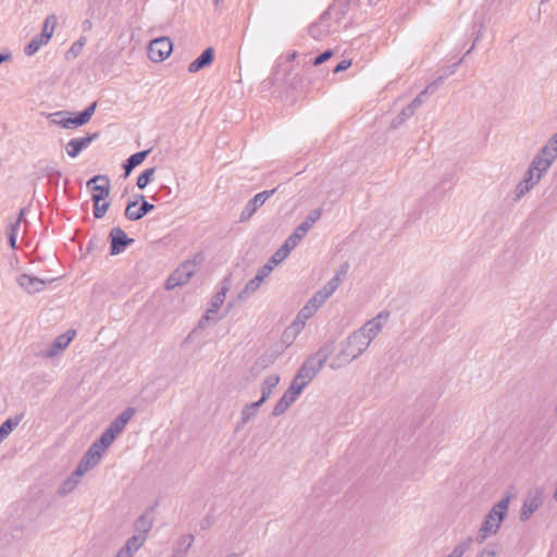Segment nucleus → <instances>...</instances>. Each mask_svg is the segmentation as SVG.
Returning <instances> with one entry per match:
<instances>
[{
  "label": "nucleus",
  "mask_w": 557,
  "mask_h": 557,
  "mask_svg": "<svg viewBox=\"0 0 557 557\" xmlns=\"http://www.w3.org/2000/svg\"><path fill=\"white\" fill-rule=\"evenodd\" d=\"M552 164L553 162H550L548 159H542L541 157L535 156L528 170L532 171L533 173H539L540 177H542V175L547 172Z\"/></svg>",
  "instance_id": "c756f323"
},
{
  "label": "nucleus",
  "mask_w": 557,
  "mask_h": 557,
  "mask_svg": "<svg viewBox=\"0 0 557 557\" xmlns=\"http://www.w3.org/2000/svg\"><path fill=\"white\" fill-rule=\"evenodd\" d=\"M536 156L554 162L557 159V151L546 143V145L541 148Z\"/></svg>",
  "instance_id": "a19ab883"
},
{
  "label": "nucleus",
  "mask_w": 557,
  "mask_h": 557,
  "mask_svg": "<svg viewBox=\"0 0 557 557\" xmlns=\"http://www.w3.org/2000/svg\"><path fill=\"white\" fill-rule=\"evenodd\" d=\"M543 504V490L541 487H536L530 491L523 502L520 520L525 522L530 519V517L535 512L541 505Z\"/></svg>",
  "instance_id": "f8f14e48"
},
{
  "label": "nucleus",
  "mask_w": 557,
  "mask_h": 557,
  "mask_svg": "<svg viewBox=\"0 0 557 557\" xmlns=\"http://www.w3.org/2000/svg\"><path fill=\"white\" fill-rule=\"evenodd\" d=\"M317 312V309L313 305L307 302L298 312L297 319L298 320H307L311 318Z\"/></svg>",
  "instance_id": "79ce46f5"
},
{
  "label": "nucleus",
  "mask_w": 557,
  "mask_h": 557,
  "mask_svg": "<svg viewBox=\"0 0 557 557\" xmlns=\"http://www.w3.org/2000/svg\"><path fill=\"white\" fill-rule=\"evenodd\" d=\"M327 30H322L320 28V25L319 24H312L310 27H309V35L313 38V39H320L324 34H326Z\"/></svg>",
  "instance_id": "8fccbe9b"
},
{
  "label": "nucleus",
  "mask_w": 557,
  "mask_h": 557,
  "mask_svg": "<svg viewBox=\"0 0 557 557\" xmlns=\"http://www.w3.org/2000/svg\"><path fill=\"white\" fill-rule=\"evenodd\" d=\"M388 319L389 311L383 310L379 312L374 318L366 322L367 326L369 327L368 331H372V336H377Z\"/></svg>",
  "instance_id": "b1692460"
},
{
  "label": "nucleus",
  "mask_w": 557,
  "mask_h": 557,
  "mask_svg": "<svg viewBox=\"0 0 557 557\" xmlns=\"http://www.w3.org/2000/svg\"><path fill=\"white\" fill-rule=\"evenodd\" d=\"M150 151L151 149H146L135 152L131 157H128L123 163L124 176L127 177L137 165L141 164L148 157Z\"/></svg>",
  "instance_id": "5701e85b"
},
{
  "label": "nucleus",
  "mask_w": 557,
  "mask_h": 557,
  "mask_svg": "<svg viewBox=\"0 0 557 557\" xmlns=\"http://www.w3.org/2000/svg\"><path fill=\"white\" fill-rule=\"evenodd\" d=\"M227 290V286H222L221 289L215 294L213 300H211V315L215 313L219 307L224 302Z\"/></svg>",
  "instance_id": "58836bf2"
},
{
  "label": "nucleus",
  "mask_w": 557,
  "mask_h": 557,
  "mask_svg": "<svg viewBox=\"0 0 557 557\" xmlns=\"http://www.w3.org/2000/svg\"><path fill=\"white\" fill-rule=\"evenodd\" d=\"M335 350V342L331 341L323 345L314 355L310 356L298 369L296 375L309 384L323 368L330 356Z\"/></svg>",
  "instance_id": "20e7f679"
},
{
  "label": "nucleus",
  "mask_w": 557,
  "mask_h": 557,
  "mask_svg": "<svg viewBox=\"0 0 557 557\" xmlns=\"http://www.w3.org/2000/svg\"><path fill=\"white\" fill-rule=\"evenodd\" d=\"M322 215V209L318 208L305 218V220L294 230V232L287 237L285 243L278 248L271 257V262L278 264L282 262L289 252L298 245V243L306 236L308 231L313 224L320 220Z\"/></svg>",
  "instance_id": "f257e3e1"
},
{
  "label": "nucleus",
  "mask_w": 557,
  "mask_h": 557,
  "mask_svg": "<svg viewBox=\"0 0 557 557\" xmlns=\"http://www.w3.org/2000/svg\"><path fill=\"white\" fill-rule=\"evenodd\" d=\"M23 419V414H17L13 418L7 419L0 425V443L9 436V434L20 424Z\"/></svg>",
  "instance_id": "c85d7f7f"
},
{
  "label": "nucleus",
  "mask_w": 557,
  "mask_h": 557,
  "mask_svg": "<svg viewBox=\"0 0 557 557\" xmlns=\"http://www.w3.org/2000/svg\"><path fill=\"white\" fill-rule=\"evenodd\" d=\"M82 476H76L75 471L72 473L71 476H69L60 486L59 494L60 495H66L71 493L76 485L79 483Z\"/></svg>",
  "instance_id": "72a5a7b5"
},
{
  "label": "nucleus",
  "mask_w": 557,
  "mask_h": 557,
  "mask_svg": "<svg viewBox=\"0 0 557 557\" xmlns=\"http://www.w3.org/2000/svg\"><path fill=\"white\" fill-rule=\"evenodd\" d=\"M145 537L143 535H133L119 549L115 557H133V555L143 547Z\"/></svg>",
  "instance_id": "412c9836"
},
{
  "label": "nucleus",
  "mask_w": 557,
  "mask_h": 557,
  "mask_svg": "<svg viewBox=\"0 0 557 557\" xmlns=\"http://www.w3.org/2000/svg\"><path fill=\"white\" fill-rule=\"evenodd\" d=\"M209 65V48L202 50L201 54L188 66V72L195 73Z\"/></svg>",
  "instance_id": "7c9ffc66"
},
{
  "label": "nucleus",
  "mask_w": 557,
  "mask_h": 557,
  "mask_svg": "<svg viewBox=\"0 0 557 557\" xmlns=\"http://www.w3.org/2000/svg\"><path fill=\"white\" fill-rule=\"evenodd\" d=\"M209 322V308L205 310V312L202 313V317L200 319V321L198 322V325L197 327H195L188 335L187 337V341L188 342H194L196 341L200 333L205 330L207 323Z\"/></svg>",
  "instance_id": "473e14b6"
},
{
  "label": "nucleus",
  "mask_w": 557,
  "mask_h": 557,
  "mask_svg": "<svg viewBox=\"0 0 557 557\" xmlns=\"http://www.w3.org/2000/svg\"><path fill=\"white\" fill-rule=\"evenodd\" d=\"M17 233H18V222L10 223L8 226V230H7V237H8L9 246L12 249L16 248Z\"/></svg>",
  "instance_id": "4c0bfd02"
},
{
  "label": "nucleus",
  "mask_w": 557,
  "mask_h": 557,
  "mask_svg": "<svg viewBox=\"0 0 557 557\" xmlns=\"http://www.w3.org/2000/svg\"><path fill=\"white\" fill-rule=\"evenodd\" d=\"M480 557H496V554L494 550H490V549H484Z\"/></svg>",
  "instance_id": "680f3d73"
},
{
  "label": "nucleus",
  "mask_w": 557,
  "mask_h": 557,
  "mask_svg": "<svg viewBox=\"0 0 557 557\" xmlns=\"http://www.w3.org/2000/svg\"><path fill=\"white\" fill-rule=\"evenodd\" d=\"M326 297L323 296V294L320 293V290H318L310 299H309V304L313 305L314 308L318 310L325 301H326Z\"/></svg>",
  "instance_id": "de8ad7c7"
},
{
  "label": "nucleus",
  "mask_w": 557,
  "mask_h": 557,
  "mask_svg": "<svg viewBox=\"0 0 557 557\" xmlns=\"http://www.w3.org/2000/svg\"><path fill=\"white\" fill-rule=\"evenodd\" d=\"M547 144L557 151V132L550 137Z\"/></svg>",
  "instance_id": "bf43d9fd"
},
{
  "label": "nucleus",
  "mask_w": 557,
  "mask_h": 557,
  "mask_svg": "<svg viewBox=\"0 0 557 557\" xmlns=\"http://www.w3.org/2000/svg\"><path fill=\"white\" fill-rule=\"evenodd\" d=\"M153 510L154 507L146 509L145 512L134 523V530L136 532L135 535H143L145 537V541L147 540V534L153 527Z\"/></svg>",
  "instance_id": "a211bd4d"
},
{
  "label": "nucleus",
  "mask_w": 557,
  "mask_h": 557,
  "mask_svg": "<svg viewBox=\"0 0 557 557\" xmlns=\"http://www.w3.org/2000/svg\"><path fill=\"white\" fill-rule=\"evenodd\" d=\"M213 1H214V5H215V8H216L218 10H220V9H221V4H222L223 0H213Z\"/></svg>",
  "instance_id": "338daca9"
},
{
  "label": "nucleus",
  "mask_w": 557,
  "mask_h": 557,
  "mask_svg": "<svg viewBox=\"0 0 557 557\" xmlns=\"http://www.w3.org/2000/svg\"><path fill=\"white\" fill-rule=\"evenodd\" d=\"M341 348L333 358L330 367L332 369L341 368L361 356L369 345L364 341L362 333L354 331L345 341L339 344Z\"/></svg>",
  "instance_id": "f03ea898"
},
{
  "label": "nucleus",
  "mask_w": 557,
  "mask_h": 557,
  "mask_svg": "<svg viewBox=\"0 0 557 557\" xmlns=\"http://www.w3.org/2000/svg\"><path fill=\"white\" fill-rule=\"evenodd\" d=\"M307 385L308 384L304 380L298 379V375H295L287 391L297 398Z\"/></svg>",
  "instance_id": "e433bc0d"
},
{
  "label": "nucleus",
  "mask_w": 557,
  "mask_h": 557,
  "mask_svg": "<svg viewBox=\"0 0 557 557\" xmlns=\"http://www.w3.org/2000/svg\"><path fill=\"white\" fill-rule=\"evenodd\" d=\"M83 47L84 40L79 39L71 46V48L67 51V54L72 55L73 58H76L82 52Z\"/></svg>",
  "instance_id": "09e8293b"
},
{
  "label": "nucleus",
  "mask_w": 557,
  "mask_h": 557,
  "mask_svg": "<svg viewBox=\"0 0 557 557\" xmlns=\"http://www.w3.org/2000/svg\"><path fill=\"white\" fill-rule=\"evenodd\" d=\"M55 24H57V20H55L54 15L47 16L40 34H45V32L49 33L50 38H51L53 35V32H54Z\"/></svg>",
  "instance_id": "a18cd8bd"
},
{
  "label": "nucleus",
  "mask_w": 557,
  "mask_h": 557,
  "mask_svg": "<svg viewBox=\"0 0 557 557\" xmlns=\"http://www.w3.org/2000/svg\"><path fill=\"white\" fill-rule=\"evenodd\" d=\"M55 281V277H37L28 274H21L17 277L18 285L28 294H36L41 292L47 284Z\"/></svg>",
  "instance_id": "4468645a"
},
{
  "label": "nucleus",
  "mask_w": 557,
  "mask_h": 557,
  "mask_svg": "<svg viewBox=\"0 0 557 557\" xmlns=\"http://www.w3.org/2000/svg\"><path fill=\"white\" fill-rule=\"evenodd\" d=\"M349 263L348 262H344L339 265L335 276H338L341 277V281H343L345 278V276L347 275L348 271H349Z\"/></svg>",
  "instance_id": "5fc2aeb1"
},
{
  "label": "nucleus",
  "mask_w": 557,
  "mask_h": 557,
  "mask_svg": "<svg viewBox=\"0 0 557 557\" xmlns=\"http://www.w3.org/2000/svg\"><path fill=\"white\" fill-rule=\"evenodd\" d=\"M466 55H467V54L462 55V59H460V60H459V62L455 63V64L451 66V70L449 71V73L444 74V76H446V77H447L448 75L453 74V73L455 72L456 67L458 66V64H459L463 59H466Z\"/></svg>",
  "instance_id": "e2e57ef3"
},
{
  "label": "nucleus",
  "mask_w": 557,
  "mask_h": 557,
  "mask_svg": "<svg viewBox=\"0 0 557 557\" xmlns=\"http://www.w3.org/2000/svg\"><path fill=\"white\" fill-rule=\"evenodd\" d=\"M108 239L110 243L111 256L120 255L134 243V239L128 237L127 234L119 226L111 228Z\"/></svg>",
  "instance_id": "9b49d317"
},
{
  "label": "nucleus",
  "mask_w": 557,
  "mask_h": 557,
  "mask_svg": "<svg viewBox=\"0 0 557 557\" xmlns=\"http://www.w3.org/2000/svg\"><path fill=\"white\" fill-rule=\"evenodd\" d=\"M110 207V202L104 200H97L94 202V216L95 219H102Z\"/></svg>",
  "instance_id": "ea45409f"
},
{
  "label": "nucleus",
  "mask_w": 557,
  "mask_h": 557,
  "mask_svg": "<svg viewBox=\"0 0 557 557\" xmlns=\"http://www.w3.org/2000/svg\"><path fill=\"white\" fill-rule=\"evenodd\" d=\"M47 176L50 182L57 184L61 177V172L55 169H47Z\"/></svg>",
  "instance_id": "864d4df0"
},
{
  "label": "nucleus",
  "mask_w": 557,
  "mask_h": 557,
  "mask_svg": "<svg viewBox=\"0 0 557 557\" xmlns=\"http://www.w3.org/2000/svg\"><path fill=\"white\" fill-rule=\"evenodd\" d=\"M278 382L280 376L277 374L267 376L261 385V397L257 401L263 405L270 398L273 389L276 387Z\"/></svg>",
  "instance_id": "393cba45"
},
{
  "label": "nucleus",
  "mask_w": 557,
  "mask_h": 557,
  "mask_svg": "<svg viewBox=\"0 0 557 557\" xmlns=\"http://www.w3.org/2000/svg\"><path fill=\"white\" fill-rule=\"evenodd\" d=\"M173 50V44L169 37H159L150 41L148 57L152 62H162Z\"/></svg>",
  "instance_id": "9d476101"
},
{
  "label": "nucleus",
  "mask_w": 557,
  "mask_h": 557,
  "mask_svg": "<svg viewBox=\"0 0 557 557\" xmlns=\"http://www.w3.org/2000/svg\"><path fill=\"white\" fill-rule=\"evenodd\" d=\"M205 261L203 252L197 253L193 260L182 263L166 280L165 288L171 290L188 282L195 274L199 264Z\"/></svg>",
  "instance_id": "423d86ee"
},
{
  "label": "nucleus",
  "mask_w": 557,
  "mask_h": 557,
  "mask_svg": "<svg viewBox=\"0 0 557 557\" xmlns=\"http://www.w3.org/2000/svg\"><path fill=\"white\" fill-rule=\"evenodd\" d=\"M276 264H274L273 262H271V258L268 260V262L261 267L258 272L256 273L255 277L259 278L261 282H263V280L269 276V274L272 272L273 268L275 267Z\"/></svg>",
  "instance_id": "37998d69"
},
{
  "label": "nucleus",
  "mask_w": 557,
  "mask_h": 557,
  "mask_svg": "<svg viewBox=\"0 0 557 557\" xmlns=\"http://www.w3.org/2000/svg\"><path fill=\"white\" fill-rule=\"evenodd\" d=\"M369 327L367 326V324L364 323L361 327H359L358 330H356L357 332H360L362 333V335L364 336V341L366 343L370 346L371 342L376 337V336H372V331H368Z\"/></svg>",
  "instance_id": "3c124183"
},
{
  "label": "nucleus",
  "mask_w": 557,
  "mask_h": 557,
  "mask_svg": "<svg viewBox=\"0 0 557 557\" xmlns=\"http://www.w3.org/2000/svg\"><path fill=\"white\" fill-rule=\"evenodd\" d=\"M156 174V168L146 169L137 178V187L139 189L146 188V186L152 182Z\"/></svg>",
  "instance_id": "f704fd0d"
},
{
  "label": "nucleus",
  "mask_w": 557,
  "mask_h": 557,
  "mask_svg": "<svg viewBox=\"0 0 557 557\" xmlns=\"http://www.w3.org/2000/svg\"><path fill=\"white\" fill-rule=\"evenodd\" d=\"M261 283L262 282L257 277L251 278L250 281H248V283L245 285V287L240 290V293L238 294V298L245 299L250 294L256 292L259 288Z\"/></svg>",
  "instance_id": "c9c22d12"
},
{
  "label": "nucleus",
  "mask_w": 557,
  "mask_h": 557,
  "mask_svg": "<svg viewBox=\"0 0 557 557\" xmlns=\"http://www.w3.org/2000/svg\"><path fill=\"white\" fill-rule=\"evenodd\" d=\"M75 336V331H69L64 334L59 335L46 351L47 357H54L60 351L65 349Z\"/></svg>",
  "instance_id": "aec40b11"
},
{
  "label": "nucleus",
  "mask_w": 557,
  "mask_h": 557,
  "mask_svg": "<svg viewBox=\"0 0 557 557\" xmlns=\"http://www.w3.org/2000/svg\"><path fill=\"white\" fill-rule=\"evenodd\" d=\"M50 40L49 33L38 34L25 46L24 53L28 57L34 55L42 46L47 45Z\"/></svg>",
  "instance_id": "a878e982"
},
{
  "label": "nucleus",
  "mask_w": 557,
  "mask_h": 557,
  "mask_svg": "<svg viewBox=\"0 0 557 557\" xmlns=\"http://www.w3.org/2000/svg\"><path fill=\"white\" fill-rule=\"evenodd\" d=\"M321 294H323L324 297L329 298L333 295L335 292V288L331 286L329 283H326L321 289H319Z\"/></svg>",
  "instance_id": "6e6d98bb"
},
{
  "label": "nucleus",
  "mask_w": 557,
  "mask_h": 557,
  "mask_svg": "<svg viewBox=\"0 0 557 557\" xmlns=\"http://www.w3.org/2000/svg\"><path fill=\"white\" fill-rule=\"evenodd\" d=\"M135 412L136 409L134 407H127L124 411H122L101 433L100 437L97 440L99 444L104 448H109L117 435L123 432L126 424L134 417Z\"/></svg>",
  "instance_id": "39448f33"
},
{
  "label": "nucleus",
  "mask_w": 557,
  "mask_h": 557,
  "mask_svg": "<svg viewBox=\"0 0 557 557\" xmlns=\"http://www.w3.org/2000/svg\"><path fill=\"white\" fill-rule=\"evenodd\" d=\"M350 66H351V60L344 59L333 69V73L334 74L341 73L343 71L348 70Z\"/></svg>",
  "instance_id": "603ef678"
},
{
  "label": "nucleus",
  "mask_w": 557,
  "mask_h": 557,
  "mask_svg": "<svg viewBox=\"0 0 557 557\" xmlns=\"http://www.w3.org/2000/svg\"><path fill=\"white\" fill-rule=\"evenodd\" d=\"M296 399L297 398L294 395L286 391L280 400L275 404L272 410V416L280 417L283 414Z\"/></svg>",
  "instance_id": "bb28decb"
},
{
  "label": "nucleus",
  "mask_w": 557,
  "mask_h": 557,
  "mask_svg": "<svg viewBox=\"0 0 557 557\" xmlns=\"http://www.w3.org/2000/svg\"><path fill=\"white\" fill-rule=\"evenodd\" d=\"M510 503V497L507 495L497 502L484 517V520L479 530L476 541L482 543L490 535L498 532L503 521L505 520Z\"/></svg>",
  "instance_id": "7ed1b4c3"
},
{
  "label": "nucleus",
  "mask_w": 557,
  "mask_h": 557,
  "mask_svg": "<svg viewBox=\"0 0 557 557\" xmlns=\"http://www.w3.org/2000/svg\"><path fill=\"white\" fill-rule=\"evenodd\" d=\"M27 210H28V209H27L26 207H25V208H22V209L20 210L18 216H17V219L15 220V222H18V225H20V224H21V222L24 220V216H25V214H26Z\"/></svg>",
  "instance_id": "052dcab7"
},
{
  "label": "nucleus",
  "mask_w": 557,
  "mask_h": 557,
  "mask_svg": "<svg viewBox=\"0 0 557 557\" xmlns=\"http://www.w3.org/2000/svg\"><path fill=\"white\" fill-rule=\"evenodd\" d=\"M107 449L108 448L102 447L98 441H95L78 462L75 469V475L83 476L86 472L94 469L100 462Z\"/></svg>",
  "instance_id": "6e6552de"
},
{
  "label": "nucleus",
  "mask_w": 557,
  "mask_h": 557,
  "mask_svg": "<svg viewBox=\"0 0 557 557\" xmlns=\"http://www.w3.org/2000/svg\"><path fill=\"white\" fill-rule=\"evenodd\" d=\"M414 114V111L407 106L401 110V112L395 116L391 122V128L397 129L400 127L409 117H411Z\"/></svg>",
  "instance_id": "2f4dec72"
},
{
  "label": "nucleus",
  "mask_w": 557,
  "mask_h": 557,
  "mask_svg": "<svg viewBox=\"0 0 557 557\" xmlns=\"http://www.w3.org/2000/svg\"><path fill=\"white\" fill-rule=\"evenodd\" d=\"M333 54L334 52L332 49H326L313 59L312 64L314 66L321 65L327 60H330L333 57Z\"/></svg>",
  "instance_id": "49530a36"
},
{
  "label": "nucleus",
  "mask_w": 557,
  "mask_h": 557,
  "mask_svg": "<svg viewBox=\"0 0 557 557\" xmlns=\"http://www.w3.org/2000/svg\"><path fill=\"white\" fill-rule=\"evenodd\" d=\"M359 2L360 0H335L329 10L320 16V23L331 14H334L339 22L347 15L351 8L358 7Z\"/></svg>",
  "instance_id": "dca6fc26"
},
{
  "label": "nucleus",
  "mask_w": 557,
  "mask_h": 557,
  "mask_svg": "<svg viewBox=\"0 0 557 557\" xmlns=\"http://www.w3.org/2000/svg\"><path fill=\"white\" fill-rule=\"evenodd\" d=\"M296 57H297V52H296V51H294V52H292V53L287 57V60H288V61H293Z\"/></svg>",
  "instance_id": "69168bd1"
},
{
  "label": "nucleus",
  "mask_w": 557,
  "mask_h": 557,
  "mask_svg": "<svg viewBox=\"0 0 557 557\" xmlns=\"http://www.w3.org/2000/svg\"><path fill=\"white\" fill-rule=\"evenodd\" d=\"M541 177L539 173H533L530 170H527L523 180L516 186L515 194L516 199L522 198L532 187H534Z\"/></svg>",
  "instance_id": "6ab92c4d"
},
{
  "label": "nucleus",
  "mask_w": 557,
  "mask_h": 557,
  "mask_svg": "<svg viewBox=\"0 0 557 557\" xmlns=\"http://www.w3.org/2000/svg\"><path fill=\"white\" fill-rule=\"evenodd\" d=\"M446 76L441 75L435 81L430 83L408 106L416 111L426 99L429 95L435 92L437 87L443 83Z\"/></svg>",
  "instance_id": "4be33fe9"
},
{
  "label": "nucleus",
  "mask_w": 557,
  "mask_h": 557,
  "mask_svg": "<svg viewBox=\"0 0 557 557\" xmlns=\"http://www.w3.org/2000/svg\"><path fill=\"white\" fill-rule=\"evenodd\" d=\"M97 108V101L91 102L86 109L78 112L74 117L66 116L67 111H58L52 114V123L63 128H76L87 124L94 115Z\"/></svg>",
  "instance_id": "0eeeda50"
},
{
  "label": "nucleus",
  "mask_w": 557,
  "mask_h": 557,
  "mask_svg": "<svg viewBox=\"0 0 557 557\" xmlns=\"http://www.w3.org/2000/svg\"><path fill=\"white\" fill-rule=\"evenodd\" d=\"M262 405L258 401L245 405L240 412V422L238 423L237 429L252 420L257 416L258 409Z\"/></svg>",
  "instance_id": "cd10ccee"
},
{
  "label": "nucleus",
  "mask_w": 557,
  "mask_h": 557,
  "mask_svg": "<svg viewBox=\"0 0 557 557\" xmlns=\"http://www.w3.org/2000/svg\"><path fill=\"white\" fill-rule=\"evenodd\" d=\"M482 28H483V25L480 24L479 28L476 30V35H475L474 41H473L471 48L466 52V54H469L474 49L475 44L480 40V38L482 36Z\"/></svg>",
  "instance_id": "4d7b16f0"
},
{
  "label": "nucleus",
  "mask_w": 557,
  "mask_h": 557,
  "mask_svg": "<svg viewBox=\"0 0 557 557\" xmlns=\"http://www.w3.org/2000/svg\"><path fill=\"white\" fill-rule=\"evenodd\" d=\"M99 136H100V134L98 132H95V133H88L84 137L72 138L66 144V147H65L66 153L71 158H76L84 149L89 147V145L94 140L98 139Z\"/></svg>",
  "instance_id": "f3484780"
},
{
  "label": "nucleus",
  "mask_w": 557,
  "mask_h": 557,
  "mask_svg": "<svg viewBox=\"0 0 557 557\" xmlns=\"http://www.w3.org/2000/svg\"><path fill=\"white\" fill-rule=\"evenodd\" d=\"M10 59H11V53H0V64Z\"/></svg>",
  "instance_id": "0e129e2a"
},
{
  "label": "nucleus",
  "mask_w": 557,
  "mask_h": 557,
  "mask_svg": "<svg viewBox=\"0 0 557 557\" xmlns=\"http://www.w3.org/2000/svg\"><path fill=\"white\" fill-rule=\"evenodd\" d=\"M153 209L154 206L148 202L144 195L137 194L128 200L124 214L129 221H138Z\"/></svg>",
  "instance_id": "1a4fd4ad"
},
{
  "label": "nucleus",
  "mask_w": 557,
  "mask_h": 557,
  "mask_svg": "<svg viewBox=\"0 0 557 557\" xmlns=\"http://www.w3.org/2000/svg\"><path fill=\"white\" fill-rule=\"evenodd\" d=\"M473 540L471 536H468L463 541H461L458 545L455 546L453 552L458 555L459 557H462V555L469 549L471 546Z\"/></svg>",
  "instance_id": "c03bdc74"
},
{
  "label": "nucleus",
  "mask_w": 557,
  "mask_h": 557,
  "mask_svg": "<svg viewBox=\"0 0 557 557\" xmlns=\"http://www.w3.org/2000/svg\"><path fill=\"white\" fill-rule=\"evenodd\" d=\"M87 187L92 189L91 200H106L110 195V180L107 175H95L87 182Z\"/></svg>",
  "instance_id": "ddd939ff"
},
{
  "label": "nucleus",
  "mask_w": 557,
  "mask_h": 557,
  "mask_svg": "<svg viewBox=\"0 0 557 557\" xmlns=\"http://www.w3.org/2000/svg\"><path fill=\"white\" fill-rule=\"evenodd\" d=\"M342 282L341 277L334 275L327 283L336 290Z\"/></svg>",
  "instance_id": "13d9d810"
},
{
  "label": "nucleus",
  "mask_w": 557,
  "mask_h": 557,
  "mask_svg": "<svg viewBox=\"0 0 557 557\" xmlns=\"http://www.w3.org/2000/svg\"><path fill=\"white\" fill-rule=\"evenodd\" d=\"M276 188L263 190L255 195L244 207L239 220L242 222L249 220L255 212L264 205V202L275 193Z\"/></svg>",
  "instance_id": "2eb2a0df"
},
{
  "label": "nucleus",
  "mask_w": 557,
  "mask_h": 557,
  "mask_svg": "<svg viewBox=\"0 0 557 557\" xmlns=\"http://www.w3.org/2000/svg\"><path fill=\"white\" fill-rule=\"evenodd\" d=\"M226 557H239V555H238V554H236V553H231V554H228Z\"/></svg>",
  "instance_id": "774afa93"
}]
</instances>
